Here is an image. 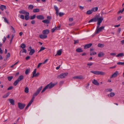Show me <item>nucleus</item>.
I'll return each instance as SVG.
<instances>
[{
	"label": "nucleus",
	"mask_w": 124,
	"mask_h": 124,
	"mask_svg": "<svg viewBox=\"0 0 124 124\" xmlns=\"http://www.w3.org/2000/svg\"><path fill=\"white\" fill-rule=\"evenodd\" d=\"M55 84L54 83H53L52 82H50V84L47 85L43 89V90L41 91L42 93L45 92L47 89H51L52 87H54L55 85Z\"/></svg>",
	"instance_id": "obj_1"
},
{
	"label": "nucleus",
	"mask_w": 124,
	"mask_h": 124,
	"mask_svg": "<svg viewBox=\"0 0 124 124\" xmlns=\"http://www.w3.org/2000/svg\"><path fill=\"white\" fill-rule=\"evenodd\" d=\"M90 72L96 75H104L105 74V73L102 71H91Z\"/></svg>",
	"instance_id": "obj_2"
},
{
	"label": "nucleus",
	"mask_w": 124,
	"mask_h": 124,
	"mask_svg": "<svg viewBox=\"0 0 124 124\" xmlns=\"http://www.w3.org/2000/svg\"><path fill=\"white\" fill-rule=\"evenodd\" d=\"M68 74V73L67 72L62 73L60 75H58L57 77V78L59 79L60 78H65V77L67 76Z\"/></svg>",
	"instance_id": "obj_3"
},
{
	"label": "nucleus",
	"mask_w": 124,
	"mask_h": 124,
	"mask_svg": "<svg viewBox=\"0 0 124 124\" xmlns=\"http://www.w3.org/2000/svg\"><path fill=\"white\" fill-rule=\"evenodd\" d=\"M42 87L41 86L37 89V91L33 94L32 97H34V99L35 98V97L37 96L39 94L41 90Z\"/></svg>",
	"instance_id": "obj_4"
},
{
	"label": "nucleus",
	"mask_w": 124,
	"mask_h": 124,
	"mask_svg": "<svg viewBox=\"0 0 124 124\" xmlns=\"http://www.w3.org/2000/svg\"><path fill=\"white\" fill-rule=\"evenodd\" d=\"M18 106L19 108L21 109H23L25 106V104L20 103H18Z\"/></svg>",
	"instance_id": "obj_5"
},
{
	"label": "nucleus",
	"mask_w": 124,
	"mask_h": 124,
	"mask_svg": "<svg viewBox=\"0 0 124 124\" xmlns=\"http://www.w3.org/2000/svg\"><path fill=\"white\" fill-rule=\"evenodd\" d=\"M104 27L103 26L101 27L100 28H96L95 33L96 34L100 32L102 30L104 29Z\"/></svg>",
	"instance_id": "obj_6"
},
{
	"label": "nucleus",
	"mask_w": 124,
	"mask_h": 124,
	"mask_svg": "<svg viewBox=\"0 0 124 124\" xmlns=\"http://www.w3.org/2000/svg\"><path fill=\"white\" fill-rule=\"evenodd\" d=\"M37 18L39 20H43L45 19L44 16L42 15H38L36 16Z\"/></svg>",
	"instance_id": "obj_7"
},
{
	"label": "nucleus",
	"mask_w": 124,
	"mask_h": 124,
	"mask_svg": "<svg viewBox=\"0 0 124 124\" xmlns=\"http://www.w3.org/2000/svg\"><path fill=\"white\" fill-rule=\"evenodd\" d=\"M118 74V71H116L110 77V78H115Z\"/></svg>",
	"instance_id": "obj_8"
},
{
	"label": "nucleus",
	"mask_w": 124,
	"mask_h": 124,
	"mask_svg": "<svg viewBox=\"0 0 124 124\" xmlns=\"http://www.w3.org/2000/svg\"><path fill=\"white\" fill-rule=\"evenodd\" d=\"M97 21V17H95L94 18H93L92 19L90 20L88 22L89 23L91 22H96Z\"/></svg>",
	"instance_id": "obj_9"
},
{
	"label": "nucleus",
	"mask_w": 124,
	"mask_h": 124,
	"mask_svg": "<svg viewBox=\"0 0 124 124\" xmlns=\"http://www.w3.org/2000/svg\"><path fill=\"white\" fill-rule=\"evenodd\" d=\"M39 37L41 39H44L46 38L47 37V36L45 34H41L39 36Z\"/></svg>",
	"instance_id": "obj_10"
},
{
	"label": "nucleus",
	"mask_w": 124,
	"mask_h": 124,
	"mask_svg": "<svg viewBox=\"0 0 124 124\" xmlns=\"http://www.w3.org/2000/svg\"><path fill=\"white\" fill-rule=\"evenodd\" d=\"M103 20V19L102 17L98 18L97 17V21H98L97 23H101Z\"/></svg>",
	"instance_id": "obj_11"
},
{
	"label": "nucleus",
	"mask_w": 124,
	"mask_h": 124,
	"mask_svg": "<svg viewBox=\"0 0 124 124\" xmlns=\"http://www.w3.org/2000/svg\"><path fill=\"white\" fill-rule=\"evenodd\" d=\"M49 32V31L47 29L43 30L42 31V33L43 34L46 35L48 34Z\"/></svg>",
	"instance_id": "obj_12"
},
{
	"label": "nucleus",
	"mask_w": 124,
	"mask_h": 124,
	"mask_svg": "<svg viewBox=\"0 0 124 124\" xmlns=\"http://www.w3.org/2000/svg\"><path fill=\"white\" fill-rule=\"evenodd\" d=\"M73 78L78 79H84V78L82 76H75Z\"/></svg>",
	"instance_id": "obj_13"
},
{
	"label": "nucleus",
	"mask_w": 124,
	"mask_h": 124,
	"mask_svg": "<svg viewBox=\"0 0 124 124\" xmlns=\"http://www.w3.org/2000/svg\"><path fill=\"white\" fill-rule=\"evenodd\" d=\"M92 83L93 84L97 85H99V83L95 79H94L92 80Z\"/></svg>",
	"instance_id": "obj_14"
},
{
	"label": "nucleus",
	"mask_w": 124,
	"mask_h": 124,
	"mask_svg": "<svg viewBox=\"0 0 124 124\" xmlns=\"http://www.w3.org/2000/svg\"><path fill=\"white\" fill-rule=\"evenodd\" d=\"M92 45V43H89V44L85 45L84 46V49H86L90 47Z\"/></svg>",
	"instance_id": "obj_15"
},
{
	"label": "nucleus",
	"mask_w": 124,
	"mask_h": 124,
	"mask_svg": "<svg viewBox=\"0 0 124 124\" xmlns=\"http://www.w3.org/2000/svg\"><path fill=\"white\" fill-rule=\"evenodd\" d=\"M104 55V54L102 52H100L98 54V57H103Z\"/></svg>",
	"instance_id": "obj_16"
},
{
	"label": "nucleus",
	"mask_w": 124,
	"mask_h": 124,
	"mask_svg": "<svg viewBox=\"0 0 124 124\" xmlns=\"http://www.w3.org/2000/svg\"><path fill=\"white\" fill-rule=\"evenodd\" d=\"M0 9L2 10L3 11L4 9H6L7 8L5 6L2 5L1 6H0Z\"/></svg>",
	"instance_id": "obj_17"
},
{
	"label": "nucleus",
	"mask_w": 124,
	"mask_h": 124,
	"mask_svg": "<svg viewBox=\"0 0 124 124\" xmlns=\"http://www.w3.org/2000/svg\"><path fill=\"white\" fill-rule=\"evenodd\" d=\"M8 100L9 101L11 104L12 105H15L14 101L13 99H8Z\"/></svg>",
	"instance_id": "obj_18"
},
{
	"label": "nucleus",
	"mask_w": 124,
	"mask_h": 124,
	"mask_svg": "<svg viewBox=\"0 0 124 124\" xmlns=\"http://www.w3.org/2000/svg\"><path fill=\"white\" fill-rule=\"evenodd\" d=\"M29 13H27L26 14V15L25 16V19L26 20H28L29 19Z\"/></svg>",
	"instance_id": "obj_19"
},
{
	"label": "nucleus",
	"mask_w": 124,
	"mask_h": 124,
	"mask_svg": "<svg viewBox=\"0 0 124 124\" xmlns=\"http://www.w3.org/2000/svg\"><path fill=\"white\" fill-rule=\"evenodd\" d=\"M19 13L20 14H25L26 15V14H27V13L28 12H26L24 10H23L21 11H19Z\"/></svg>",
	"instance_id": "obj_20"
},
{
	"label": "nucleus",
	"mask_w": 124,
	"mask_h": 124,
	"mask_svg": "<svg viewBox=\"0 0 124 124\" xmlns=\"http://www.w3.org/2000/svg\"><path fill=\"white\" fill-rule=\"evenodd\" d=\"M76 51L78 53L82 52L83 51L81 48H78L76 49Z\"/></svg>",
	"instance_id": "obj_21"
},
{
	"label": "nucleus",
	"mask_w": 124,
	"mask_h": 124,
	"mask_svg": "<svg viewBox=\"0 0 124 124\" xmlns=\"http://www.w3.org/2000/svg\"><path fill=\"white\" fill-rule=\"evenodd\" d=\"M115 94V93L113 92H112L108 94V97H112L114 96Z\"/></svg>",
	"instance_id": "obj_22"
},
{
	"label": "nucleus",
	"mask_w": 124,
	"mask_h": 124,
	"mask_svg": "<svg viewBox=\"0 0 124 124\" xmlns=\"http://www.w3.org/2000/svg\"><path fill=\"white\" fill-rule=\"evenodd\" d=\"M23 75H21L18 78L17 80L19 82L23 80Z\"/></svg>",
	"instance_id": "obj_23"
},
{
	"label": "nucleus",
	"mask_w": 124,
	"mask_h": 124,
	"mask_svg": "<svg viewBox=\"0 0 124 124\" xmlns=\"http://www.w3.org/2000/svg\"><path fill=\"white\" fill-rule=\"evenodd\" d=\"M54 8L55 10L56 11V14L57 16H58V8L56 6H54Z\"/></svg>",
	"instance_id": "obj_24"
},
{
	"label": "nucleus",
	"mask_w": 124,
	"mask_h": 124,
	"mask_svg": "<svg viewBox=\"0 0 124 124\" xmlns=\"http://www.w3.org/2000/svg\"><path fill=\"white\" fill-rule=\"evenodd\" d=\"M42 22L46 24H49L50 23V21L48 19L43 20Z\"/></svg>",
	"instance_id": "obj_25"
},
{
	"label": "nucleus",
	"mask_w": 124,
	"mask_h": 124,
	"mask_svg": "<svg viewBox=\"0 0 124 124\" xmlns=\"http://www.w3.org/2000/svg\"><path fill=\"white\" fill-rule=\"evenodd\" d=\"M34 97H32L31 99V100L29 102V103H28V106H30L31 105V104L33 102V100H34Z\"/></svg>",
	"instance_id": "obj_26"
},
{
	"label": "nucleus",
	"mask_w": 124,
	"mask_h": 124,
	"mask_svg": "<svg viewBox=\"0 0 124 124\" xmlns=\"http://www.w3.org/2000/svg\"><path fill=\"white\" fill-rule=\"evenodd\" d=\"M35 52V50L34 49H31L30 51L29 54L30 55H32Z\"/></svg>",
	"instance_id": "obj_27"
},
{
	"label": "nucleus",
	"mask_w": 124,
	"mask_h": 124,
	"mask_svg": "<svg viewBox=\"0 0 124 124\" xmlns=\"http://www.w3.org/2000/svg\"><path fill=\"white\" fill-rule=\"evenodd\" d=\"M40 10L39 8H36L33 10V12L34 13L38 12H39Z\"/></svg>",
	"instance_id": "obj_28"
},
{
	"label": "nucleus",
	"mask_w": 124,
	"mask_h": 124,
	"mask_svg": "<svg viewBox=\"0 0 124 124\" xmlns=\"http://www.w3.org/2000/svg\"><path fill=\"white\" fill-rule=\"evenodd\" d=\"M98 10V7H96L93 8L91 10H92V12H93V11H94V12L96 11H97Z\"/></svg>",
	"instance_id": "obj_29"
},
{
	"label": "nucleus",
	"mask_w": 124,
	"mask_h": 124,
	"mask_svg": "<svg viewBox=\"0 0 124 124\" xmlns=\"http://www.w3.org/2000/svg\"><path fill=\"white\" fill-rule=\"evenodd\" d=\"M62 53V49L60 50H58L57 52V54L59 55H61Z\"/></svg>",
	"instance_id": "obj_30"
},
{
	"label": "nucleus",
	"mask_w": 124,
	"mask_h": 124,
	"mask_svg": "<svg viewBox=\"0 0 124 124\" xmlns=\"http://www.w3.org/2000/svg\"><path fill=\"white\" fill-rule=\"evenodd\" d=\"M33 8V6L31 4L29 6L28 8L29 9H32Z\"/></svg>",
	"instance_id": "obj_31"
},
{
	"label": "nucleus",
	"mask_w": 124,
	"mask_h": 124,
	"mask_svg": "<svg viewBox=\"0 0 124 124\" xmlns=\"http://www.w3.org/2000/svg\"><path fill=\"white\" fill-rule=\"evenodd\" d=\"M93 13V12L92 10H89L87 11L86 13V14L87 15H90L92 14Z\"/></svg>",
	"instance_id": "obj_32"
},
{
	"label": "nucleus",
	"mask_w": 124,
	"mask_h": 124,
	"mask_svg": "<svg viewBox=\"0 0 124 124\" xmlns=\"http://www.w3.org/2000/svg\"><path fill=\"white\" fill-rule=\"evenodd\" d=\"M104 45L103 44H102L101 43H99L98 45V46L99 47L102 48L104 46Z\"/></svg>",
	"instance_id": "obj_33"
},
{
	"label": "nucleus",
	"mask_w": 124,
	"mask_h": 124,
	"mask_svg": "<svg viewBox=\"0 0 124 124\" xmlns=\"http://www.w3.org/2000/svg\"><path fill=\"white\" fill-rule=\"evenodd\" d=\"M19 82V81L18 80H16L15 82H14V85L15 86H16Z\"/></svg>",
	"instance_id": "obj_34"
},
{
	"label": "nucleus",
	"mask_w": 124,
	"mask_h": 124,
	"mask_svg": "<svg viewBox=\"0 0 124 124\" xmlns=\"http://www.w3.org/2000/svg\"><path fill=\"white\" fill-rule=\"evenodd\" d=\"M29 89L27 87H26L24 89V92L26 93H28L29 92Z\"/></svg>",
	"instance_id": "obj_35"
},
{
	"label": "nucleus",
	"mask_w": 124,
	"mask_h": 124,
	"mask_svg": "<svg viewBox=\"0 0 124 124\" xmlns=\"http://www.w3.org/2000/svg\"><path fill=\"white\" fill-rule=\"evenodd\" d=\"M21 52L24 53H26V51L25 49H24V48L23 49L21 50V51L20 52V55H21Z\"/></svg>",
	"instance_id": "obj_36"
},
{
	"label": "nucleus",
	"mask_w": 124,
	"mask_h": 124,
	"mask_svg": "<svg viewBox=\"0 0 124 124\" xmlns=\"http://www.w3.org/2000/svg\"><path fill=\"white\" fill-rule=\"evenodd\" d=\"M25 47L26 46L23 43L21 44L20 46V47L23 49L25 48Z\"/></svg>",
	"instance_id": "obj_37"
},
{
	"label": "nucleus",
	"mask_w": 124,
	"mask_h": 124,
	"mask_svg": "<svg viewBox=\"0 0 124 124\" xmlns=\"http://www.w3.org/2000/svg\"><path fill=\"white\" fill-rule=\"evenodd\" d=\"M36 69H35L33 71V76L32 77V78H33V77H34V75L36 73Z\"/></svg>",
	"instance_id": "obj_38"
},
{
	"label": "nucleus",
	"mask_w": 124,
	"mask_h": 124,
	"mask_svg": "<svg viewBox=\"0 0 124 124\" xmlns=\"http://www.w3.org/2000/svg\"><path fill=\"white\" fill-rule=\"evenodd\" d=\"M9 93H7L5 95H4L3 97V98H5L7 97L9 95Z\"/></svg>",
	"instance_id": "obj_39"
},
{
	"label": "nucleus",
	"mask_w": 124,
	"mask_h": 124,
	"mask_svg": "<svg viewBox=\"0 0 124 124\" xmlns=\"http://www.w3.org/2000/svg\"><path fill=\"white\" fill-rule=\"evenodd\" d=\"M2 18H4V22H5L7 23L8 24H9V22H8V20H7L6 18L4 17H3Z\"/></svg>",
	"instance_id": "obj_40"
},
{
	"label": "nucleus",
	"mask_w": 124,
	"mask_h": 124,
	"mask_svg": "<svg viewBox=\"0 0 124 124\" xmlns=\"http://www.w3.org/2000/svg\"><path fill=\"white\" fill-rule=\"evenodd\" d=\"M36 16L35 15L33 16H30V19L31 20H33L36 17Z\"/></svg>",
	"instance_id": "obj_41"
},
{
	"label": "nucleus",
	"mask_w": 124,
	"mask_h": 124,
	"mask_svg": "<svg viewBox=\"0 0 124 124\" xmlns=\"http://www.w3.org/2000/svg\"><path fill=\"white\" fill-rule=\"evenodd\" d=\"M118 65L124 66V62H119L117 63Z\"/></svg>",
	"instance_id": "obj_42"
},
{
	"label": "nucleus",
	"mask_w": 124,
	"mask_h": 124,
	"mask_svg": "<svg viewBox=\"0 0 124 124\" xmlns=\"http://www.w3.org/2000/svg\"><path fill=\"white\" fill-rule=\"evenodd\" d=\"M45 49H46V48L45 47H41V48H40V50L38 51V53H39V52H41V51L44 50Z\"/></svg>",
	"instance_id": "obj_43"
},
{
	"label": "nucleus",
	"mask_w": 124,
	"mask_h": 124,
	"mask_svg": "<svg viewBox=\"0 0 124 124\" xmlns=\"http://www.w3.org/2000/svg\"><path fill=\"white\" fill-rule=\"evenodd\" d=\"M13 77L12 76L8 77V80L9 81H11L13 78Z\"/></svg>",
	"instance_id": "obj_44"
},
{
	"label": "nucleus",
	"mask_w": 124,
	"mask_h": 124,
	"mask_svg": "<svg viewBox=\"0 0 124 124\" xmlns=\"http://www.w3.org/2000/svg\"><path fill=\"white\" fill-rule=\"evenodd\" d=\"M30 71V69H27L25 71V74L26 75L28 74L29 73V72Z\"/></svg>",
	"instance_id": "obj_45"
},
{
	"label": "nucleus",
	"mask_w": 124,
	"mask_h": 124,
	"mask_svg": "<svg viewBox=\"0 0 124 124\" xmlns=\"http://www.w3.org/2000/svg\"><path fill=\"white\" fill-rule=\"evenodd\" d=\"M124 55V54L123 53H120L118 54L116 56L117 57L122 56Z\"/></svg>",
	"instance_id": "obj_46"
},
{
	"label": "nucleus",
	"mask_w": 124,
	"mask_h": 124,
	"mask_svg": "<svg viewBox=\"0 0 124 124\" xmlns=\"http://www.w3.org/2000/svg\"><path fill=\"white\" fill-rule=\"evenodd\" d=\"M39 75V72L37 73L36 74V73L34 75V77H37Z\"/></svg>",
	"instance_id": "obj_47"
},
{
	"label": "nucleus",
	"mask_w": 124,
	"mask_h": 124,
	"mask_svg": "<svg viewBox=\"0 0 124 124\" xmlns=\"http://www.w3.org/2000/svg\"><path fill=\"white\" fill-rule=\"evenodd\" d=\"M74 44H76L79 43V40H74Z\"/></svg>",
	"instance_id": "obj_48"
},
{
	"label": "nucleus",
	"mask_w": 124,
	"mask_h": 124,
	"mask_svg": "<svg viewBox=\"0 0 124 124\" xmlns=\"http://www.w3.org/2000/svg\"><path fill=\"white\" fill-rule=\"evenodd\" d=\"M10 56V53H8L6 55V58L7 59H8L9 57Z\"/></svg>",
	"instance_id": "obj_49"
},
{
	"label": "nucleus",
	"mask_w": 124,
	"mask_h": 124,
	"mask_svg": "<svg viewBox=\"0 0 124 124\" xmlns=\"http://www.w3.org/2000/svg\"><path fill=\"white\" fill-rule=\"evenodd\" d=\"M11 30H12V31H13V32L14 33H15V29H14V28L12 26H11Z\"/></svg>",
	"instance_id": "obj_50"
},
{
	"label": "nucleus",
	"mask_w": 124,
	"mask_h": 124,
	"mask_svg": "<svg viewBox=\"0 0 124 124\" xmlns=\"http://www.w3.org/2000/svg\"><path fill=\"white\" fill-rule=\"evenodd\" d=\"M96 54V53L95 52H93L92 53H91L90 54V55H94Z\"/></svg>",
	"instance_id": "obj_51"
},
{
	"label": "nucleus",
	"mask_w": 124,
	"mask_h": 124,
	"mask_svg": "<svg viewBox=\"0 0 124 124\" xmlns=\"http://www.w3.org/2000/svg\"><path fill=\"white\" fill-rule=\"evenodd\" d=\"M13 88V87L12 86H10L8 87V90H10L12 89Z\"/></svg>",
	"instance_id": "obj_52"
},
{
	"label": "nucleus",
	"mask_w": 124,
	"mask_h": 124,
	"mask_svg": "<svg viewBox=\"0 0 124 124\" xmlns=\"http://www.w3.org/2000/svg\"><path fill=\"white\" fill-rule=\"evenodd\" d=\"M59 16L60 17H61L62 16L64 15V14L63 13L61 12H60L59 13Z\"/></svg>",
	"instance_id": "obj_53"
},
{
	"label": "nucleus",
	"mask_w": 124,
	"mask_h": 124,
	"mask_svg": "<svg viewBox=\"0 0 124 124\" xmlns=\"http://www.w3.org/2000/svg\"><path fill=\"white\" fill-rule=\"evenodd\" d=\"M106 90L107 91L111 92L112 91V89L110 88L106 89Z\"/></svg>",
	"instance_id": "obj_54"
},
{
	"label": "nucleus",
	"mask_w": 124,
	"mask_h": 124,
	"mask_svg": "<svg viewBox=\"0 0 124 124\" xmlns=\"http://www.w3.org/2000/svg\"><path fill=\"white\" fill-rule=\"evenodd\" d=\"M20 18L23 19H24V16L23 15H21L20 16Z\"/></svg>",
	"instance_id": "obj_55"
},
{
	"label": "nucleus",
	"mask_w": 124,
	"mask_h": 124,
	"mask_svg": "<svg viewBox=\"0 0 124 124\" xmlns=\"http://www.w3.org/2000/svg\"><path fill=\"white\" fill-rule=\"evenodd\" d=\"M69 20L70 22H72L73 20V18H70L69 19Z\"/></svg>",
	"instance_id": "obj_56"
},
{
	"label": "nucleus",
	"mask_w": 124,
	"mask_h": 124,
	"mask_svg": "<svg viewBox=\"0 0 124 124\" xmlns=\"http://www.w3.org/2000/svg\"><path fill=\"white\" fill-rule=\"evenodd\" d=\"M42 64V63H39V64H38V65L37 68H39L40 67V66Z\"/></svg>",
	"instance_id": "obj_57"
},
{
	"label": "nucleus",
	"mask_w": 124,
	"mask_h": 124,
	"mask_svg": "<svg viewBox=\"0 0 124 124\" xmlns=\"http://www.w3.org/2000/svg\"><path fill=\"white\" fill-rule=\"evenodd\" d=\"M79 7L80 9L81 10L83 9L84 8V7L82 6H79Z\"/></svg>",
	"instance_id": "obj_58"
},
{
	"label": "nucleus",
	"mask_w": 124,
	"mask_h": 124,
	"mask_svg": "<svg viewBox=\"0 0 124 124\" xmlns=\"http://www.w3.org/2000/svg\"><path fill=\"white\" fill-rule=\"evenodd\" d=\"M93 63H88L87 64V65L89 66H91L93 64Z\"/></svg>",
	"instance_id": "obj_59"
},
{
	"label": "nucleus",
	"mask_w": 124,
	"mask_h": 124,
	"mask_svg": "<svg viewBox=\"0 0 124 124\" xmlns=\"http://www.w3.org/2000/svg\"><path fill=\"white\" fill-rule=\"evenodd\" d=\"M121 30V28H119L117 31V32H118V34H119Z\"/></svg>",
	"instance_id": "obj_60"
},
{
	"label": "nucleus",
	"mask_w": 124,
	"mask_h": 124,
	"mask_svg": "<svg viewBox=\"0 0 124 124\" xmlns=\"http://www.w3.org/2000/svg\"><path fill=\"white\" fill-rule=\"evenodd\" d=\"M6 39V38L5 37H4L3 39V42L4 43L5 42V41Z\"/></svg>",
	"instance_id": "obj_61"
},
{
	"label": "nucleus",
	"mask_w": 124,
	"mask_h": 124,
	"mask_svg": "<svg viewBox=\"0 0 124 124\" xmlns=\"http://www.w3.org/2000/svg\"><path fill=\"white\" fill-rule=\"evenodd\" d=\"M123 11H122V10H120L118 12H117V14H119L120 13H122V12H123Z\"/></svg>",
	"instance_id": "obj_62"
},
{
	"label": "nucleus",
	"mask_w": 124,
	"mask_h": 124,
	"mask_svg": "<svg viewBox=\"0 0 124 124\" xmlns=\"http://www.w3.org/2000/svg\"><path fill=\"white\" fill-rule=\"evenodd\" d=\"M100 23H97V28H98L99 27H100Z\"/></svg>",
	"instance_id": "obj_63"
},
{
	"label": "nucleus",
	"mask_w": 124,
	"mask_h": 124,
	"mask_svg": "<svg viewBox=\"0 0 124 124\" xmlns=\"http://www.w3.org/2000/svg\"><path fill=\"white\" fill-rule=\"evenodd\" d=\"M47 19L48 20H50L51 19V17L49 16H47Z\"/></svg>",
	"instance_id": "obj_64"
}]
</instances>
